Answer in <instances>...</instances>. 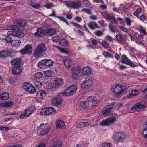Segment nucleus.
<instances>
[{"label": "nucleus", "mask_w": 147, "mask_h": 147, "mask_svg": "<svg viewBox=\"0 0 147 147\" xmlns=\"http://www.w3.org/2000/svg\"><path fill=\"white\" fill-rule=\"evenodd\" d=\"M47 49V47L44 43H41L36 45L33 51L32 56L36 59L43 56Z\"/></svg>", "instance_id": "obj_1"}, {"label": "nucleus", "mask_w": 147, "mask_h": 147, "mask_svg": "<svg viewBox=\"0 0 147 147\" xmlns=\"http://www.w3.org/2000/svg\"><path fill=\"white\" fill-rule=\"evenodd\" d=\"M126 135L120 131H115L112 138L117 142H123L125 138Z\"/></svg>", "instance_id": "obj_2"}, {"label": "nucleus", "mask_w": 147, "mask_h": 147, "mask_svg": "<svg viewBox=\"0 0 147 147\" xmlns=\"http://www.w3.org/2000/svg\"><path fill=\"white\" fill-rule=\"evenodd\" d=\"M53 63V61L51 59H46L40 61L38 64V65L41 68H47L51 66Z\"/></svg>", "instance_id": "obj_3"}, {"label": "nucleus", "mask_w": 147, "mask_h": 147, "mask_svg": "<svg viewBox=\"0 0 147 147\" xmlns=\"http://www.w3.org/2000/svg\"><path fill=\"white\" fill-rule=\"evenodd\" d=\"M77 89V88L75 85L70 86L65 90L63 93V94L65 96L72 95L75 93Z\"/></svg>", "instance_id": "obj_4"}, {"label": "nucleus", "mask_w": 147, "mask_h": 147, "mask_svg": "<svg viewBox=\"0 0 147 147\" xmlns=\"http://www.w3.org/2000/svg\"><path fill=\"white\" fill-rule=\"evenodd\" d=\"M146 103L145 101H142L134 105L131 108V110L134 111H136L138 109H144L146 107Z\"/></svg>", "instance_id": "obj_5"}, {"label": "nucleus", "mask_w": 147, "mask_h": 147, "mask_svg": "<svg viewBox=\"0 0 147 147\" xmlns=\"http://www.w3.org/2000/svg\"><path fill=\"white\" fill-rule=\"evenodd\" d=\"M49 131V128L47 125L46 124H43L38 127L37 133L38 135H43L47 133Z\"/></svg>", "instance_id": "obj_6"}, {"label": "nucleus", "mask_w": 147, "mask_h": 147, "mask_svg": "<svg viewBox=\"0 0 147 147\" xmlns=\"http://www.w3.org/2000/svg\"><path fill=\"white\" fill-rule=\"evenodd\" d=\"M125 89V86L121 84H118L115 85V87L113 88V91L114 93L120 94Z\"/></svg>", "instance_id": "obj_7"}, {"label": "nucleus", "mask_w": 147, "mask_h": 147, "mask_svg": "<svg viewBox=\"0 0 147 147\" xmlns=\"http://www.w3.org/2000/svg\"><path fill=\"white\" fill-rule=\"evenodd\" d=\"M23 87L26 91L30 93H34L35 91V88L31 84L27 82L24 84Z\"/></svg>", "instance_id": "obj_8"}, {"label": "nucleus", "mask_w": 147, "mask_h": 147, "mask_svg": "<svg viewBox=\"0 0 147 147\" xmlns=\"http://www.w3.org/2000/svg\"><path fill=\"white\" fill-rule=\"evenodd\" d=\"M55 109L51 107L44 108L42 109L41 111V114L44 115H49L55 111Z\"/></svg>", "instance_id": "obj_9"}, {"label": "nucleus", "mask_w": 147, "mask_h": 147, "mask_svg": "<svg viewBox=\"0 0 147 147\" xmlns=\"http://www.w3.org/2000/svg\"><path fill=\"white\" fill-rule=\"evenodd\" d=\"M116 121L115 117L114 116L112 117L102 121V125H109Z\"/></svg>", "instance_id": "obj_10"}, {"label": "nucleus", "mask_w": 147, "mask_h": 147, "mask_svg": "<svg viewBox=\"0 0 147 147\" xmlns=\"http://www.w3.org/2000/svg\"><path fill=\"white\" fill-rule=\"evenodd\" d=\"M33 109L32 107H29L26 109L23 113L20 115L21 119H24L29 117L33 112Z\"/></svg>", "instance_id": "obj_11"}, {"label": "nucleus", "mask_w": 147, "mask_h": 147, "mask_svg": "<svg viewBox=\"0 0 147 147\" xmlns=\"http://www.w3.org/2000/svg\"><path fill=\"white\" fill-rule=\"evenodd\" d=\"M32 47L31 45L28 44L26 45L24 48L20 51L22 55L26 54H29L32 52Z\"/></svg>", "instance_id": "obj_12"}, {"label": "nucleus", "mask_w": 147, "mask_h": 147, "mask_svg": "<svg viewBox=\"0 0 147 147\" xmlns=\"http://www.w3.org/2000/svg\"><path fill=\"white\" fill-rule=\"evenodd\" d=\"M115 103L111 104L107 106L102 111V116L109 114L111 110H112L114 107V105Z\"/></svg>", "instance_id": "obj_13"}, {"label": "nucleus", "mask_w": 147, "mask_h": 147, "mask_svg": "<svg viewBox=\"0 0 147 147\" xmlns=\"http://www.w3.org/2000/svg\"><path fill=\"white\" fill-rule=\"evenodd\" d=\"M46 94V92L43 90H40L37 93L36 97V101L40 102Z\"/></svg>", "instance_id": "obj_14"}, {"label": "nucleus", "mask_w": 147, "mask_h": 147, "mask_svg": "<svg viewBox=\"0 0 147 147\" xmlns=\"http://www.w3.org/2000/svg\"><path fill=\"white\" fill-rule=\"evenodd\" d=\"M93 82L92 79H89L84 82L82 84L81 87L85 89H88L89 87L92 86L93 84Z\"/></svg>", "instance_id": "obj_15"}, {"label": "nucleus", "mask_w": 147, "mask_h": 147, "mask_svg": "<svg viewBox=\"0 0 147 147\" xmlns=\"http://www.w3.org/2000/svg\"><path fill=\"white\" fill-rule=\"evenodd\" d=\"M63 61L66 67L68 68H73L74 63L70 59L68 58L64 59Z\"/></svg>", "instance_id": "obj_16"}, {"label": "nucleus", "mask_w": 147, "mask_h": 147, "mask_svg": "<svg viewBox=\"0 0 147 147\" xmlns=\"http://www.w3.org/2000/svg\"><path fill=\"white\" fill-rule=\"evenodd\" d=\"M81 71L79 67H77L74 69L72 73V76L73 78H76L78 77Z\"/></svg>", "instance_id": "obj_17"}, {"label": "nucleus", "mask_w": 147, "mask_h": 147, "mask_svg": "<svg viewBox=\"0 0 147 147\" xmlns=\"http://www.w3.org/2000/svg\"><path fill=\"white\" fill-rule=\"evenodd\" d=\"M11 54V51L3 50L1 51L0 52V55L1 57L5 58L10 56Z\"/></svg>", "instance_id": "obj_18"}, {"label": "nucleus", "mask_w": 147, "mask_h": 147, "mask_svg": "<svg viewBox=\"0 0 147 147\" xmlns=\"http://www.w3.org/2000/svg\"><path fill=\"white\" fill-rule=\"evenodd\" d=\"M62 102L61 99L60 97L54 98L51 100V102L55 105H57L61 104Z\"/></svg>", "instance_id": "obj_19"}, {"label": "nucleus", "mask_w": 147, "mask_h": 147, "mask_svg": "<svg viewBox=\"0 0 147 147\" xmlns=\"http://www.w3.org/2000/svg\"><path fill=\"white\" fill-rule=\"evenodd\" d=\"M82 73L84 75H89L92 74V72L90 68L85 67L82 69Z\"/></svg>", "instance_id": "obj_20"}, {"label": "nucleus", "mask_w": 147, "mask_h": 147, "mask_svg": "<svg viewBox=\"0 0 147 147\" xmlns=\"http://www.w3.org/2000/svg\"><path fill=\"white\" fill-rule=\"evenodd\" d=\"M65 122L61 120H59L57 122L56 127L59 129H63L65 127Z\"/></svg>", "instance_id": "obj_21"}, {"label": "nucleus", "mask_w": 147, "mask_h": 147, "mask_svg": "<svg viewBox=\"0 0 147 147\" xmlns=\"http://www.w3.org/2000/svg\"><path fill=\"white\" fill-rule=\"evenodd\" d=\"M11 63L13 67H18L20 66V64L19 59H18L13 60Z\"/></svg>", "instance_id": "obj_22"}, {"label": "nucleus", "mask_w": 147, "mask_h": 147, "mask_svg": "<svg viewBox=\"0 0 147 147\" xmlns=\"http://www.w3.org/2000/svg\"><path fill=\"white\" fill-rule=\"evenodd\" d=\"M21 71V69L19 67H13L12 71V73L13 74H17L20 73Z\"/></svg>", "instance_id": "obj_23"}, {"label": "nucleus", "mask_w": 147, "mask_h": 147, "mask_svg": "<svg viewBox=\"0 0 147 147\" xmlns=\"http://www.w3.org/2000/svg\"><path fill=\"white\" fill-rule=\"evenodd\" d=\"M80 107L84 109L86 108H89L90 109V105L88 104L87 102L86 101L81 102L80 103Z\"/></svg>", "instance_id": "obj_24"}, {"label": "nucleus", "mask_w": 147, "mask_h": 147, "mask_svg": "<svg viewBox=\"0 0 147 147\" xmlns=\"http://www.w3.org/2000/svg\"><path fill=\"white\" fill-rule=\"evenodd\" d=\"M102 15L106 20H111L112 16H111L110 13L106 11L102 12Z\"/></svg>", "instance_id": "obj_25"}, {"label": "nucleus", "mask_w": 147, "mask_h": 147, "mask_svg": "<svg viewBox=\"0 0 147 147\" xmlns=\"http://www.w3.org/2000/svg\"><path fill=\"white\" fill-rule=\"evenodd\" d=\"M73 9H78L81 8L82 7V5L81 4V2L78 1L75 3L73 2Z\"/></svg>", "instance_id": "obj_26"}, {"label": "nucleus", "mask_w": 147, "mask_h": 147, "mask_svg": "<svg viewBox=\"0 0 147 147\" xmlns=\"http://www.w3.org/2000/svg\"><path fill=\"white\" fill-rule=\"evenodd\" d=\"M9 98V94L7 92L1 94L0 95V99L2 100H7Z\"/></svg>", "instance_id": "obj_27"}, {"label": "nucleus", "mask_w": 147, "mask_h": 147, "mask_svg": "<svg viewBox=\"0 0 147 147\" xmlns=\"http://www.w3.org/2000/svg\"><path fill=\"white\" fill-rule=\"evenodd\" d=\"M121 62L122 63L127 64L128 63V62L130 61V60L128 59L126 56L124 54L122 55L121 57Z\"/></svg>", "instance_id": "obj_28"}, {"label": "nucleus", "mask_w": 147, "mask_h": 147, "mask_svg": "<svg viewBox=\"0 0 147 147\" xmlns=\"http://www.w3.org/2000/svg\"><path fill=\"white\" fill-rule=\"evenodd\" d=\"M90 125L89 123L87 122H82L78 124L76 126L77 128H80L86 127Z\"/></svg>", "instance_id": "obj_29"}, {"label": "nucleus", "mask_w": 147, "mask_h": 147, "mask_svg": "<svg viewBox=\"0 0 147 147\" xmlns=\"http://www.w3.org/2000/svg\"><path fill=\"white\" fill-rule=\"evenodd\" d=\"M139 94L138 90H134L131 91L127 95V97L129 98L131 97L137 95Z\"/></svg>", "instance_id": "obj_30"}, {"label": "nucleus", "mask_w": 147, "mask_h": 147, "mask_svg": "<svg viewBox=\"0 0 147 147\" xmlns=\"http://www.w3.org/2000/svg\"><path fill=\"white\" fill-rule=\"evenodd\" d=\"M89 27L91 29H94L96 28H99V27L97 24L94 22H91L88 24Z\"/></svg>", "instance_id": "obj_31"}, {"label": "nucleus", "mask_w": 147, "mask_h": 147, "mask_svg": "<svg viewBox=\"0 0 147 147\" xmlns=\"http://www.w3.org/2000/svg\"><path fill=\"white\" fill-rule=\"evenodd\" d=\"M16 24L19 26L24 27L26 26V23L24 20H18L16 21Z\"/></svg>", "instance_id": "obj_32"}, {"label": "nucleus", "mask_w": 147, "mask_h": 147, "mask_svg": "<svg viewBox=\"0 0 147 147\" xmlns=\"http://www.w3.org/2000/svg\"><path fill=\"white\" fill-rule=\"evenodd\" d=\"M13 36L19 38H21L24 35L23 33L18 31H14L13 32Z\"/></svg>", "instance_id": "obj_33"}, {"label": "nucleus", "mask_w": 147, "mask_h": 147, "mask_svg": "<svg viewBox=\"0 0 147 147\" xmlns=\"http://www.w3.org/2000/svg\"><path fill=\"white\" fill-rule=\"evenodd\" d=\"M47 35L49 34L50 35H54L56 32V30L53 28H50L47 29Z\"/></svg>", "instance_id": "obj_34"}, {"label": "nucleus", "mask_w": 147, "mask_h": 147, "mask_svg": "<svg viewBox=\"0 0 147 147\" xmlns=\"http://www.w3.org/2000/svg\"><path fill=\"white\" fill-rule=\"evenodd\" d=\"M55 83L56 86L59 87L63 84V80L61 78H57L55 80Z\"/></svg>", "instance_id": "obj_35"}, {"label": "nucleus", "mask_w": 147, "mask_h": 147, "mask_svg": "<svg viewBox=\"0 0 147 147\" xmlns=\"http://www.w3.org/2000/svg\"><path fill=\"white\" fill-rule=\"evenodd\" d=\"M20 44V41L18 40H13L11 42V44L12 46L15 47H18Z\"/></svg>", "instance_id": "obj_36"}, {"label": "nucleus", "mask_w": 147, "mask_h": 147, "mask_svg": "<svg viewBox=\"0 0 147 147\" xmlns=\"http://www.w3.org/2000/svg\"><path fill=\"white\" fill-rule=\"evenodd\" d=\"M116 37L117 41L119 42L122 44H124L125 43V42L123 40L121 35L120 34H118L116 35Z\"/></svg>", "instance_id": "obj_37"}, {"label": "nucleus", "mask_w": 147, "mask_h": 147, "mask_svg": "<svg viewBox=\"0 0 147 147\" xmlns=\"http://www.w3.org/2000/svg\"><path fill=\"white\" fill-rule=\"evenodd\" d=\"M60 44L61 45L65 47H67L69 43L66 40L64 39H61L60 42Z\"/></svg>", "instance_id": "obj_38"}, {"label": "nucleus", "mask_w": 147, "mask_h": 147, "mask_svg": "<svg viewBox=\"0 0 147 147\" xmlns=\"http://www.w3.org/2000/svg\"><path fill=\"white\" fill-rule=\"evenodd\" d=\"M96 99V97L94 96H92L89 97L87 98L86 101L87 102L88 104L90 105H91L92 103Z\"/></svg>", "instance_id": "obj_39"}, {"label": "nucleus", "mask_w": 147, "mask_h": 147, "mask_svg": "<svg viewBox=\"0 0 147 147\" xmlns=\"http://www.w3.org/2000/svg\"><path fill=\"white\" fill-rule=\"evenodd\" d=\"M62 143L59 141L57 142H54L51 145L50 147H61L62 146Z\"/></svg>", "instance_id": "obj_40"}, {"label": "nucleus", "mask_w": 147, "mask_h": 147, "mask_svg": "<svg viewBox=\"0 0 147 147\" xmlns=\"http://www.w3.org/2000/svg\"><path fill=\"white\" fill-rule=\"evenodd\" d=\"M65 4L67 7L70 8H73V2L70 1H65L63 2Z\"/></svg>", "instance_id": "obj_41"}, {"label": "nucleus", "mask_w": 147, "mask_h": 147, "mask_svg": "<svg viewBox=\"0 0 147 147\" xmlns=\"http://www.w3.org/2000/svg\"><path fill=\"white\" fill-rule=\"evenodd\" d=\"M98 100H96V99L94 100L92 103L91 105H90V109L91 108L92 109L94 108L98 105Z\"/></svg>", "instance_id": "obj_42"}, {"label": "nucleus", "mask_w": 147, "mask_h": 147, "mask_svg": "<svg viewBox=\"0 0 147 147\" xmlns=\"http://www.w3.org/2000/svg\"><path fill=\"white\" fill-rule=\"evenodd\" d=\"M43 76L42 73L41 72H38L34 75V78L38 79L41 78Z\"/></svg>", "instance_id": "obj_43"}, {"label": "nucleus", "mask_w": 147, "mask_h": 147, "mask_svg": "<svg viewBox=\"0 0 147 147\" xmlns=\"http://www.w3.org/2000/svg\"><path fill=\"white\" fill-rule=\"evenodd\" d=\"M40 32V34L41 36L42 35H47V29L45 30L42 28H38V31Z\"/></svg>", "instance_id": "obj_44"}, {"label": "nucleus", "mask_w": 147, "mask_h": 147, "mask_svg": "<svg viewBox=\"0 0 147 147\" xmlns=\"http://www.w3.org/2000/svg\"><path fill=\"white\" fill-rule=\"evenodd\" d=\"M57 18L60 19L61 21H62L65 22L67 25H69L67 20L65 18L57 16Z\"/></svg>", "instance_id": "obj_45"}, {"label": "nucleus", "mask_w": 147, "mask_h": 147, "mask_svg": "<svg viewBox=\"0 0 147 147\" xmlns=\"http://www.w3.org/2000/svg\"><path fill=\"white\" fill-rule=\"evenodd\" d=\"M103 55L106 58H112L113 56L109 53L105 51L103 53Z\"/></svg>", "instance_id": "obj_46"}, {"label": "nucleus", "mask_w": 147, "mask_h": 147, "mask_svg": "<svg viewBox=\"0 0 147 147\" xmlns=\"http://www.w3.org/2000/svg\"><path fill=\"white\" fill-rule=\"evenodd\" d=\"M125 22L126 23L127 25L129 26H130L131 25V21L130 19L128 17L125 18Z\"/></svg>", "instance_id": "obj_47"}, {"label": "nucleus", "mask_w": 147, "mask_h": 147, "mask_svg": "<svg viewBox=\"0 0 147 147\" xmlns=\"http://www.w3.org/2000/svg\"><path fill=\"white\" fill-rule=\"evenodd\" d=\"M52 72L51 70H48L44 72V74L47 77L51 76L52 75Z\"/></svg>", "instance_id": "obj_48"}, {"label": "nucleus", "mask_w": 147, "mask_h": 147, "mask_svg": "<svg viewBox=\"0 0 147 147\" xmlns=\"http://www.w3.org/2000/svg\"><path fill=\"white\" fill-rule=\"evenodd\" d=\"M13 102L11 101H8L7 102L4 103V105L6 107H9L11 106L13 103Z\"/></svg>", "instance_id": "obj_49"}, {"label": "nucleus", "mask_w": 147, "mask_h": 147, "mask_svg": "<svg viewBox=\"0 0 147 147\" xmlns=\"http://www.w3.org/2000/svg\"><path fill=\"white\" fill-rule=\"evenodd\" d=\"M82 11L84 13H86L88 14H91V9H89L83 8L82 9Z\"/></svg>", "instance_id": "obj_50"}, {"label": "nucleus", "mask_w": 147, "mask_h": 147, "mask_svg": "<svg viewBox=\"0 0 147 147\" xmlns=\"http://www.w3.org/2000/svg\"><path fill=\"white\" fill-rule=\"evenodd\" d=\"M109 28L111 32L113 33H114L116 32V27H114L112 25H109Z\"/></svg>", "instance_id": "obj_51"}, {"label": "nucleus", "mask_w": 147, "mask_h": 147, "mask_svg": "<svg viewBox=\"0 0 147 147\" xmlns=\"http://www.w3.org/2000/svg\"><path fill=\"white\" fill-rule=\"evenodd\" d=\"M102 45L105 48H108L109 46V45L105 41H102Z\"/></svg>", "instance_id": "obj_52"}, {"label": "nucleus", "mask_w": 147, "mask_h": 147, "mask_svg": "<svg viewBox=\"0 0 147 147\" xmlns=\"http://www.w3.org/2000/svg\"><path fill=\"white\" fill-rule=\"evenodd\" d=\"M82 2L84 5L88 7L91 5L90 3L88 0H83L82 1Z\"/></svg>", "instance_id": "obj_53"}, {"label": "nucleus", "mask_w": 147, "mask_h": 147, "mask_svg": "<svg viewBox=\"0 0 147 147\" xmlns=\"http://www.w3.org/2000/svg\"><path fill=\"white\" fill-rule=\"evenodd\" d=\"M141 11V8H138L137 9L136 11L134 13V15L136 16H137Z\"/></svg>", "instance_id": "obj_54"}, {"label": "nucleus", "mask_w": 147, "mask_h": 147, "mask_svg": "<svg viewBox=\"0 0 147 147\" xmlns=\"http://www.w3.org/2000/svg\"><path fill=\"white\" fill-rule=\"evenodd\" d=\"M106 40H108L110 42H112L113 41L114 39L112 38L109 35H107L106 37H105Z\"/></svg>", "instance_id": "obj_55"}, {"label": "nucleus", "mask_w": 147, "mask_h": 147, "mask_svg": "<svg viewBox=\"0 0 147 147\" xmlns=\"http://www.w3.org/2000/svg\"><path fill=\"white\" fill-rule=\"evenodd\" d=\"M10 28L12 30H16L19 29V27L16 25H12L9 26Z\"/></svg>", "instance_id": "obj_56"}, {"label": "nucleus", "mask_w": 147, "mask_h": 147, "mask_svg": "<svg viewBox=\"0 0 147 147\" xmlns=\"http://www.w3.org/2000/svg\"><path fill=\"white\" fill-rule=\"evenodd\" d=\"M102 147H111V144L110 143H104L102 144Z\"/></svg>", "instance_id": "obj_57"}, {"label": "nucleus", "mask_w": 147, "mask_h": 147, "mask_svg": "<svg viewBox=\"0 0 147 147\" xmlns=\"http://www.w3.org/2000/svg\"><path fill=\"white\" fill-rule=\"evenodd\" d=\"M31 6L34 8L38 9L40 7V5L39 4H35L31 5Z\"/></svg>", "instance_id": "obj_58"}, {"label": "nucleus", "mask_w": 147, "mask_h": 147, "mask_svg": "<svg viewBox=\"0 0 147 147\" xmlns=\"http://www.w3.org/2000/svg\"><path fill=\"white\" fill-rule=\"evenodd\" d=\"M59 37L58 36H55L53 38L52 40L53 41L57 42L59 40Z\"/></svg>", "instance_id": "obj_59"}, {"label": "nucleus", "mask_w": 147, "mask_h": 147, "mask_svg": "<svg viewBox=\"0 0 147 147\" xmlns=\"http://www.w3.org/2000/svg\"><path fill=\"white\" fill-rule=\"evenodd\" d=\"M143 134L145 138H147V127L143 130Z\"/></svg>", "instance_id": "obj_60"}, {"label": "nucleus", "mask_w": 147, "mask_h": 147, "mask_svg": "<svg viewBox=\"0 0 147 147\" xmlns=\"http://www.w3.org/2000/svg\"><path fill=\"white\" fill-rule=\"evenodd\" d=\"M70 23L71 24H72L73 25L77 28H81V27L80 26V25L77 23H73L72 22H70Z\"/></svg>", "instance_id": "obj_61"}, {"label": "nucleus", "mask_w": 147, "mask_h": 147, "mask_svg": "<svg viewBox=\"0 0 147 147\" xmlns=\"http://www.w3.org/2000/svg\"><path fill=\"white\" fill-rule=\"evenodd\" d=\"M53 4L51 3H49L47 4H46L44 5V6L47 9H50L52 7Z\"/></svg>", "instance_id": "obj_62"}, {"label": "nucleus", "mask_w": 147, "mask_h": 147, "mask_svg": "<svg viewBox=\"0 0 147 147\" xmlns=\"http://www.w3.org/2000/svg\"><path fill=\"white\" fill-rule=\"evenodd\" d=\"M107 8V5L104 4L103 1L102 0V10H106Z\"/></svg>", "instance_id": "obj_63"}, {"label": "nucleus", "mask_w": 147, "mask_h": 147, "mask_svg": "<svg viewBox=\"0 0 147 147\" xmlns=\"http://www.w3.org/2000/svg\"><path fill=\"white\" fill-rule=\"evenodd\" d=\"M35 84L38 87H41L42 86V83L40 82L36 81Z\"/></svg>", "instance_id": "obj_64"}]
</instances>
